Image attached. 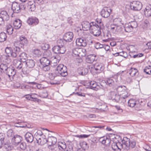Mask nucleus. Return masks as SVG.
<instances>
[{
    "label": "nucleus",
    "instance_id": "f257e3e1",
    "mask_svg": "<svg viewBox=\"0 0 151 151\" xmlns=\"http://www.w3.org/2000/svg\"><path fill=\"white\" fill-rule=\"evenodd\" d=\"M21 52V48L17 45L13 48L10 47H7L5 49V52L7 56L13 58H16Z\"/></svg>",
    "mask_w": 151,
    "mask_h": 151
},
{
    "label": "nucleus",
    "instance_id": "f03ea898",
    "mask_svg": "<svg viewBox=\"0 0 151 151\" xmlns=\"http://www.w3.org/2000/svg\"><path fill=\"white\" fill-rule=\"evenodd\" d=\"M122 142V144L125 146V149L127 150H129L130 148H134L136 146V142L134 140L130 139L127 137H124Z\"/></svg>",
    "mask_w": 151,
    "mask_h": 151
},
{
    "label": "nucleus",
    "instance_id": "7ed1b4c3",
    "mask_svg": "<svg viewBox=\"0 0 151 151\" xmlns=\"http://www.w3.org/2000/svg\"><path fill=\"white\" fill-rule=\"evenodd\" d=\"M25 8V4L23 3L19 4L17 2H14L12 4V10L14 12L17 13L20 12L22 10H24Z\"/></svg>",
    "mask_w": 151,
    "mask_h": 151
},
{
    "label": "nucleus",
    "instance_id": "20e7f679",
    "mask_svg": "<svg viewBox=\"0 0 151 151\" xmlns=\"http://www.w3.org/2000/svg\"><path fill=\"white\" fill-rule=\"evenodd\" d=\"M103 87L102 85L94 81H91L90 82L86 81V88L87 89L91 88L96 91L100 88H102Z\"/></svg>",
    "mask_w": 151,
    "mask_h": 151
},
{
    "label": "nucleus",
    "instance_id": "39448f33",
    "mask_svg": "<svg viewBox=\"0 0 151 151\" xmlns=\"http://www.w3.org/2000/svg\"><path fill=\"white\" fill-rule=\"evenodd\" d=\"M129 5L130 9L134 11H139L142 7V3L138 1H133L130 2Z\"/></svg>",
    "mask_w": 151,
    "mask_h": 151
},
{
    "label": "nucleus",
    "instance_id": "423d86ee",
    "mask_svg": "<svg viewBox=\"0 0 151 151\" xmlns=\"http://www.w3.org/2000/svg\"><path fill=\"white\" fill-rule=\"evenodd\" d=\"M19 40L15 44V45H17L19 47L21 48H24V47L28 43V40L24 36L22 35L20 36L19 37Z\"/></svg>",
    "mask_w": 151,
    "mask_h": 151
},
{
    "label": "nucleus",
    "instance_id": "0eeeda50",
    "mask_svg": "<svg viewBox=\"0 0 151 151\" xmlns=\"http://www.w3.org/2000/svg\"><path fill=\"white\" fill-rule=\"evenodd\" d=\"M52 50L56 54H63L66 51L65 47L60 46L59 45L54 46L52 48Z\"/></svg>",
    "mask_w": 151,
    "mask_h": 151
},
{
    "label": "nucleus",
    "instance_id": "6e6552de",
    "mask_svg": "<svg viewBox=\"0 0 151 151\" xmlns=\"http://www.w3.org/2000/svg\"><path fill=\"white\" fill-rule=\"evenodd\" d=\"M111 12V10L109 8L104 7L101 12V15L102 17L106 18L110 15Z\"/></svg>",
    "mask_w": 151,
    "mask_h": 151
},
{
    "label": "nucleus",
    "instance_id": "1a4fd4ad",
    "mask_svg": "<svg viewBox=\"0 0 151 151\" xmlns=\"http://www.w3.org/2000/svg\"><path fill=\"white\" fill-rule=\"evenodd\" d=\"M26 22L29 25L33 26L37 24L39 22V21L36 17H29Z\"/></svg>",
    "mask_w": 151,
    "mask_h": 151
},
{
    "label": "nucleus",
    "instance_id": "9d476101",
    "mask_svg": "<svg viewBox=\"0 0 151 151\" xmlns=\"http://www.w3.org/2000/svg\"><path fill=\"white\" fill-rule=\"evenodd\" d=\"M116 91L120 95H128V89L124 86H118L116 88Z\"/></svg>",
    "mask_w": 151,
    "mask_h": 151
},
{
    "label": "nucleus",
    "instance_id": "9b49d317",
    "mask_svg": "<svg viewBox=\"0 0 151 151\" xmlns=\"http://www.w3.org/2000/svg\"><path fill=\"white\" fill-rule=\"evenodd\" d=\"M74 35L73 33L70 32L66 33L63 35V37L67 42H72L73 38Z\"/></svg>",
    "mask_w": 151,
    "mask_h": 151
},
{
    "label": "nucleus",
    "instance_id": "f8f14e48",
    "mask_svg": "<svg viewBox=\"0 0 151 151\" xmlns=\"http://www.w3.org/2000/svg\"><path fill=\"white\" fill-rule=\"evenodd\" d=\"M22 140V137L19 135H14L12 139V143L15 145H17L20 143Z\"/></svg>",
    "mask_w": 151,
    "mask_h": 151
},
{
    "label": "nucleus",
    "instance_id": "ddd939ff",
    "mask_svg": "<svg viewBox=\"0 0 151 151\" xmlns=\"http://www.w3.org/2000/svg\"><path fill=\"white\" fill-rule=\"evenodd\" d=\"M120 94H117L114 91L111 92L109 94V98L116 102H118L120 98Z\"/></svg>",
    "mask_w": 151,
    "mask_h": 151
},
{
    "label": "nucleus",
    "instance_id": "4468645a",
    "mask_svg": "<svg viewBox=\"0 0 151 151\" xmlns=\"http://www.w3.org/2000/svg\"><path fill=\"white\" fill-rule=\"evenodd\" d=\"M4 73L10 78V76L13 77L16 74L15 70L13 67H9Z\"/></svg>",
    "mask_w": 151,
    "mask_h": 151
},
{
    "label": "nucleus",
    "instance_id": "2eb2a0df",
    "mask_svg": "<svg viewBox=\"0 0 151 151\" xmlns=\"http://www.w3.org/2000/svg\"><path fill=\"white\" fill-rule=\"evenodd\" d=\"M99 141L103 144H106V145H108L111 142L109 137L108 136H104L100 137L99 139Z\"/></svg>",
    "mask_w": 151,
    "mask_h": 151
},
{
    "label": "nucleus",
    "instance_id": "dca6fc26",
    "mask_svg": "<svg viewBox=\"0 0 151 151\" xmlns=\"http://www.w3.org/2000/svg\"><path fill=\"white\" fill-rule=\"evenodd\" d=\"M25 140L27 143H31L34 140V138L32 134L30 132H27L24 135Z\"/></svg>",
    "mask_w": 151,
    "mask_h": 151
},
{
    "label": "nucleus",
    "instance_id": "f3484780",
    "mask_svg": "<svg viewBox=\"0 0 151 151\" xmlns=\"http://www.w3.org/2000/svg\"><path fill=\"white\" fill-rule=\"evenodd\" d=\"M94 68L97 73H100L104 70V65L102 63H97L95 64Z\"/></svg>",
    "mask_w": 151,
    "mask_h": 151
},
{
    "label": "nucleus",
    "instance_id": "a211bd4d",
    "mask_svg": "<svg viewBox=\"0 0 151 151\" xmlns=\"http://www.w3.org/2000/svg\"><path fill=\"white\" fill-rule=\"evenodd\" d=\"M24 63L25 64L27 68H31L34 67L35 65V62L32 60H28Z\"/></svg>",
    "mask_w": 151,
    "mask_h": 151
},
{
    "label": "nucleus",
    "instance_id": "6ab92c4d",
    "mask_svg": "<svg viewBox=\"0 0 151 151\" xmlns=\"http://www.w3.org/2000/svg\"><path fill=\"white\" fill-rule=\"evenodd\" d=\"M104 127V126H95L92 127H89L86 126V130L90 132H96V130L94 129V128H99L100 129H102Z\"/></svg>",
    "mask_w": 151,
    "mask_h": 151
},
{
    "label": "nucleus",
    "instance_id": "aec40b11",
    "mask_svg": "<svg viewBox=\"0 0 151 151\" xmlns=\"http://www.w3.org/2000/svg\"><path fill=\"white\" fill-rule=\"evenodd\" d=\"M56 74L58 76L65 77L68 75L67 67L62 68V70L59 72H57Z\"/></svg>",
    "mask_w": 151,
    "mask_h": 151
},
{
    "label": "nucleus",
    "instance_id": "412c9836",
    "mask_svg": "<svg viewBox=\"0 0 151 151\" xmlns=\"http://www.w3.org/2000/svg\"><path fill=\"white\" fill-rule=\"evenodd\" d=\"M96 55H88L86 58V61L88 63L91 64L94 61L96 60Z\"/></svg>",
    "mask_w": 151,
    "mask_h": 151
},
{
    "label": "nucleus",
    "instance_id": "4be33fe9",
    "mask_svg": "<svg viewBox=\"0 0 151 151\" xmlns=\"http://www.w3.org/2000/svg\"><path fill=\"white\" fill-rule=\"evenodd\" d=\"M145 14L147 17L151 16V5L149 4L146 7L144 10Z\"/></svg>",
    "mask_w": 151,
    "mask_h": 151
},
{
    "label": "nucleus",
    "instance_id": "5701e85b",
    "mask_svg": "<svg viewBox=\"0 0 151 151\" xmlns=\"http://www.w3.org/2000/svg\"><path fill=\"white\" fill-rule=\"evenodd\" d=\"M47 140L48 145L56 144L57 141V139L55 137L52 136L49 137Z\"/></svg>",
    "mask_w": 151,
    "mask_h": 151
},
{
    "label": "nucleus",
    "instance_id": "b1692460",
    "mask_svg": "<svg viewBox=\"0 0 151 151\" xmlns=\"http://www.w3.org/2000/svg\"><path fill=\"white\" fill-rule=\"evenodd\" d=\"M41 65H44L45 64H48V63H51L52 61H50L48 58L45 57H43L40 60Z\"/></svg>",
    "mask_w": 151,
    "mask_h": 151
},
{
    "label": "nucleus",
    "instance_id": "393cba45",
    "mask_svg": "<svg viewBox=\"0 0 151 151\" xmlns=\"http://www.w3.org/2000/svg\"><path fill=\"white\" fill-rule=\"evenodd\" d=\"M36 139L37 141V143L41 145H43L47 142V139L46 138L42 137V138L39 137L38 138V137H37Z\"/></svg>",
    "mask_w": 151,
    "mask_h": 151
},
{
    "label": "nucleus",
    "instance_id": "a878e982",
    "mask_svg": "<svg viewBox=\"0 0 151 151\" xmlns=\"http://www.w3.org/2000/svg\"><path fill=\"white\" fill-rule=\"evenodd\" d=\"M97 24H96V23H95V24H94V22H93L92 23V29H93V28H94L95 29L96 28L97 29L96 30H98L99 29V30H100L101 29H102L103 28V23L101 22H99L98 21H97Z\"/></svg>",
    "mask_w": 151,
    "mask_h": 151
},
{
    "label": "nucleus",
    "instance_id": "bb28decb",
    "mask_svg": "<svg viewBox=\"0 0 151 151\" xmlns=\"http://www.w3.org/2000/svg\"><path fill=\"white\" fill-rule=\"evenodd\" d=\"M13 24L16 29H19L22 26V21L19 19H16L14 21Z\"/></svg>",
    "mask_w": 151,
    "mask_h": 151
},
{
    "label": "nucleus",
    "instance_id": "cd10ccee",
    "mask_svg": "<svg viewBox=\"0 0 151 151\" xmlns=\"http://www.w3.org/2000/svg\"><path fill=\"white\" fill-rule=\"evenodd\" d=\"M129 71V74L132 77L138 76L139 74L138 70L135 68H131Z\"/></svg>",
    "mask_w": 151,
    "mask_h": 151
},
{
    "label": "nucleus",
    "instance_id": "c85d7f7f",
    "mask_svg": "<svg viewBox=\"0 0 151 151\" xmlns=\"http://www.w3.org/2000/svg\"><path fill=\"white\" fill-rule=\"evenodd\" d=\"M0 16L1 17L6 21H7L9 19V16L6 11H1Z\"/></svg>",
    "mask_w": 151,
    "mask_h": 151
},
{
    "label": "nucleus",
    "instance_id": "c756f323",
    "mask_svg": "<svg viewBox=\"0 0 151 151\" xmlns=\"http://www.w3.org/2000/svg\"><path fill=\"white\" fill-rule=\"evenodd\" d=\"M3 148L5 151H9L12 150L13 147L10 143L6 142L4 143Z\"/></svg>",
    "mask_w": 151,
    "mask_h": 151
},
{
    "label": "nucleus",
    "instance_id": "7c9ffc66",
    "mask_svg": "<svg viewBox=\"0 0 151 151\" xmlns=\"http://www.w3.org/2000/svg\"><path fill=\"white\" fill-rule=\"evenodd\" d=\"M19 56L20 57V59L21 61L23 63L25 62L27 59V54L24 52L20 53Z\"/></svg>",
    "mask_w": 151,
    "mask_h": 151
},
{
    "label": "nucleus",
    "instance_id": "2f4dec72",
    "mask_svg": "<svg viewBox=\"0 0 151 151\" xmlns=\"http://www.w3.org/2000/svg\"><path fill=\"white\" fill-rule=\"evenodd\" d=\"M21 61H20L17 60L14 61V63H15V65L17 69H20L22 68L23 63Z\"/></svg>",
    "mask_w": 151,
    "mask_h": 151
},
{
    "label": "nucleus",
    "instance_id": "473e14b6",
    "mask_svg": "<svg viewBox=\"0 0 151 151\" xmlns=\"http://www.w3.org/2000/svg\"><path fill=\"white\" fill-rule=\"evenodd\" d=\"M7 38V36L6 33L1 32L0 33V42H3L6 41Z\"/></svg>",
    "mask_w": 151,
    "mask_h": 151
},
{
    "label": "nucleus",
    "instance_id": "72a5a7b5",
    "mask_svg": "<svg viewBox=\"0 0 151 151\" xmlns=\"http://www.w3.org/2000/svg\"><path fill=\"white\" fill-rule=\"evenodd\" d=\"M136 102L135 100L130 99L128 101V105L129 106L132 107H133L136 106H137L139 105V104H137L136 103Z\"/></svg>",
    "mask_w": 151,
    "mask_h": 151
},
{
    "label": "nucleus",
    "instance_id": "f704fd0d",
    "mask_svg": "<svg viewBox=\"0 0 151 151\" xmlns=\"http://www.w3.org/2000/svg\"><path fill=\"white\" fill-rule=\"evenodd\" d=\"M132 27L128 23L126 24L124 26V30L125 32H131L133 30Z\"/></svg>",
    "mask_w": 151,
    "mask_h": 151
},
{
    "label": "nucleus",
    "instance_id": "c9c22d12",
    "mask_svg": "<svg viewBox=\"0 0 151 151\" xmlns=\"http://www.w3.org/2000/svg\"><path fill=\"white\" fill-rule=\"evenodd\" d=\"M57 42L59 44L58 45L60 46H64L67 43V42L63 37V39H60L58 40Z\"/></svg>",
    "mask_w": 151,
    "mask_h": 151
},
{
    "label": "nucleus",
    "instance_id": "e433bc0d",
    "mask_svg": "<svg viewBox=\"0 0 151 151\" xmlns=\"http://www.w3.org/2000/svg\"><path fill=\"white\" fill-rule=\"evenodd\" d=\"M14 29L12 25H9L6 26V31L9 35H11L13 33Z\"/></svg>",
    "mask_w": 151,
    "mask_h": 151
},
{
    "label": "nucleus",
    "instance_id": "4c0bfd02",
    "mask_svg": "<svg viewBox=\"0 0 151 151\" xmlns=\"http://www.w3.org/2000/svg\"><path fill=\"white\" fill-rule=\"evenodd\" d=\"M50 64L48 63V64H45L44 65H41V67L43 70L45 71H48L50 69Z\"/></svg>",
    "mask_w": 151,
    "mask_h": 151
},
{
    "label": "nucleus",
    "instance_id": "58836bf2",
    "mask_svg": "<svg viewBox=\"0 0 151 151\" xmlns=\"http://www.w3.org/2000/svg\"><path fill=\"white\" fill-rule=\"evenodd\" d=\"M128 97V95H121L120 96V98L118 102L120 103H124L126 101L125 98Z\"/></svg>",
    "mask_w": 151,
    "mask_h": 151
},
{
    "label": "nucleus",
    "instance_id": "ea45409f",
    "mask_svg": "<svg viewBox=\"0 0 151 151\" xmlns=\"http://www.w3.org/2000/svg\"><path fill=\"white\" fill-rule=\"evenodd\" d=\"M92 22L86 21V31L92 29Z\"/></svg>",
    "mask_w": 151,
    "mask_h": 151
},
{
    "label": "nucleus",
    "instance_id": "a19ab883",
    "mask_svg": "<svg viewBox=\"0 0 151 151\" xmlns=\"http://www.w3.org/2000/svg\"><path fill=\"white\" fill-rule=\"evenodd\" d=\"M8 67L6 64L4 63H1L0 65V69L1 70V72H3L4 73L8 68Z\"/></svg>",
    "mask_w": 151,
    "mask_h": 151
},
{
    "label": "nucleus",
    "instance_id": "79ce46f5",
    "mask_svg": "<svg viewBox=\"0 0 151 151\" xmlns=\"http://www.w3.org/2000/svg\"><path fill=\"white\" fill-rule=\"evenodd\" d=\"M48 75V77L51 80L54 79L57 76H58L55 71L54 73H49Z\"/></svg>",
    "mask_w": 151,
    "mask_h": 151
},
{
    "label": "nucleus",
    "instance_id": "37998d69",
    "mask_svg": "<svg viewBox=\"0 0 151 151\" xmlns=\"http://www.w3.org/2000/svg\"><path fill=\"white\" fill-rule=\"evenodd\" d=\"M84 39L81 38H79V39H77L76 40V42L77 43H79L78 44V45L80 46H83V47H84L85 46H84V44H85V42H84Z\"/></svg>",
    "mask_w": 151,
    "mask_h": 151
},
{
    "label": "nucleus",
    "instance_id": "c03bdc74",
    "mask_svg": "<svg viewBox=\"0 0 151 151\" xmlns=\"http://www.w3.org/2000/svg\"><path fill=\"white\" fill-rule=\"evenodd\" d=\"M113 77L107 78L106 82V84H108L110 86H112L114 83V81L113 79Z\"/></svg>",
    "mask_w": 151,
    "mask_h": 151
},
{
    "label": "nucleus",
    "instance_id": "a18cd8bd",
    "mask_svg": "<svg viewBox=\"0 0 151 151\" xmlns=\"http://www.w3.org/2000/svg\"><path fill=\"white\" fill-rule=\"evenodd\" d=\"M81 53L79 52V49L78 48H75L72 50L73 55L74 56H79V54H81Z\"/></svg>",
    "mask_w": 151,
    "mask_h": 151
},
{
    "label": "nucleus",
    "instance_id": "49530a36",
    "mask_svg": "<svg viewBox=\"0 0 151 151\" xmlns=\"http://www.w3.org/2000/svg\"><path fill=\"white\" fill-rule=\"evenodd\" d=\"M144 72L147 74H151V66L149 65L146 67L144 69Z\"/></svg>",
    "mask_w": 151,
    "mask_h": 151
},
{
    "label": "nucleus",
    "instance_id": "de8ad7c7",
    "mask_svg": "<svg viewBox=\"0 0 151 151\" xmlns=\"http://www.w3.org/2000/svg\"><path fill=\"white\" fill-rule=\"evenodd\" d=\"M88 63L87 64H86V65L87 68H86V73H88L89 71L91 72V69L93 68V65L91 64Z\"/></svg>",
    "mask_w": 151,
    "mask_h": 151
},
{
    "label": "nucleus",
    "instance_id": "09e8293b",
    "mask_svg": "<svg viewBox=\"0 0 151 151\" xmlns=\"http://www.w3.org/2000/svg\"><path fill=\"white\" fill-rule=\"evenodd\" d=\"M33 53L35 56L39 57L41 55L40 51L38 49L34 50L33 51Z\"/></svg>",
    "mask_w": 151,
    "mask_h": 151
},
{
    "label": "nucleus",
    "instance_id": "8fccbe9b",
    "mask_svg": "<svg viewBox=\"0 0 151 151\" xmlns=\"http://www.w3.org/2000/svg\"><path fill=\"white\" fill-rule=\"evenodd\" d=\"M114 22L116 25H120L121 24H122V20L120 18H117L114 19Z\"/></svg>",
    "mask_w": 151,
    "mask_h": 151
},
{
    "label": "nucleus",
    "instance_id": "3c124183",
    "mask_svg": "<svg viewBox=\"0 0 151 151\" xmlns=\"http://www.w3.org/2000/svg\"><path fill=\"white\" fill-rule=\"evenodd\" d=\"M61 58L60 56L58 55H57L55 56L54 58V59L53 60L52 62L55 64L54 65H57V63H58L60 61Z\"/></svg>",
    "mask_w": 151,
    "mask_h": 151
},
{
    "label": "nucleus",
    "instance_id": "603ef678",
    "mask_svg": "<svg viewBox=\"0 0 151 151\" xmlns=\"http://www.w3.org/2000/svg\"><path fill=\"white\" fill-rule=\"evenodd\" d=\"M66 67L65 66L62 64H60L57 67L55 71L56 72V73H57V72H59L62 70V68H65Z\"/></svg>",
    "mask_w": 151,
    "mask_h": 151
},
{
    "label": "nucleus",
    "instance_id": "864d4df0",
    "mask_svg": "<svg viewBox=\"0 0 151 151\" xmlns=\"http://www.w3.org/2000/svg\"><path fill=\"white\" fill-rule=\"evenodd\" d=\"M128 23L129 24V25H130V26L132 27H131L133 29L134 28H136L137 27V23L135 21H131Z\"/></svg>",
    "mask_w": 151,
    "mask_h": 151
},
{
    "label": "nucleus",
    "instance_id": "5fc2aeb1",
    "mask_svg": "<svg viewBox=\"0 0 151 151\" xmlns=\"http://www.w3.org/2000/svg\"><path fill=\"white\" fill-rule=\"evenodd\" d=\"M117 145L116 151H121L122 149L123 148V144H121L120 142H117Z\"/></svg>",
    "mask_w": 151,
    "mask_h": 151
},
{
    "label": "nucleus",
    "instance_id": "6e6d98bb",
    "mask_svg": "<svg viewBox=\"0 0 151 151\" xmlns=\"http://www.w3.org/2000/svg\"><path fill=\"white\" fill-rule=\"evenodd\" d=\"M41 47L42 50H46L50 48V45L46 43L42 44Z\"/></svg>",
    "mask_w": 151,
    "mask_h": 151
},
{
    "label": "nucleus",
    "instance_id": "4d7b16f0",
    "mask_svg": "<svg viewBox=\"0 0 151 151\" xmlns=\"http://www.w3.org/2000/svg\"><path fill=\"white\" fill-rule=\"evenodd\" d=\"M44 55L46 57L50 58L51 55V52L50 50H46L44 52Z\"/></svg>",
    "mask_w": 151,
    "mask_h": 151
},
{
    "label": "nucleus",
    "instance_id": "13d9d810",
    "mask_svg": "<svg viewBox=\"0 0 151 151\" xmlns=\"http://www.w3.org/2000/svg\"><path fill=\"white\" fill-rule=\"evenodd\" d=\"M50 83L52 85L59 84L60 83V81L59 80L55 79V78L53 80H50Z\"/></svg>",
    "mask_w": 151,
    "mask_h": 151
},
{
    "label": "nucleus",
    "instance_id": "bf43d9fd",
    "mask_svg": "<svg viewBox=\"0 0 151 151\" xmlns=\"http://www.w3.org/2000/svg\"><path fill=\"white\" fill-rule=\"evenodd\" d=\"M116 25L115 24H111L110 26V30L113 33H115L116 32Z\"/></svg>",
    "mask_w": 151,
    "mask_h": 151
},
{
    "label": "nucleus",
    "instance_id": "052dcab7",
    "mask_svg": "<svg viewBox=\"0 0 151 151\" xmlns=\"http://www.w3.org/2000/svg\"><path fill=\"white\" fill-rule=\"evenodd\" d=\"M19 147L22 150H24L26 148L27 145L26 143L24 142L20 143Z\"/></svg>",
    "mask_w": 151,
    "mask_h": 151
},
{
    "label": "nucleus",
    "instance_id": "680f3d73",
    "mask_svg": "<svg viewBox=\"0 0 151 151\" xmlns=\"http://www.w3.org/2000/svg\"><path fill=\"white\" fill-rule=\"evenodd\" d=\"M94 46L95 48L97 49L101 48L104 47L103 45L101 44L99 42L96 43Z\"/></svg>",
    "mask_w": 151,
    "mask_h": 151
},
{
    "label": "nucleus",
    "instance_id": "e2e57ef3",
    "mask_svg": "<svg viewBox=\"0 0 151 151\" xmlns=\"http://www.w3.org/2000/svg\"><path fill=\"white\" fill-rule=\"evenodd\" d=\"M93 33L94 36L97 37L101 34V32L99 29L98 30H95L93 32Z\"/></svg>",
    "mask_w": 151,
    "mask_h": 151
},
{
    "label": "nucleus",
    "instance_id": "0e129e2a",
    "mask_svg": "<svg viewBox=\"0 0 151 151\" xmlns=\"http://www.w3.org/2000/svg\"><path fill=\"white\" fill-rule=\"evenodd\" d=\"M7 135L8 137H13L14 136L13 130L11 129L9 130L7 132Z\"/></svg>",
    "mask_w": 151,
    "mask_h": 151
},
{
    "label": "nucleus",
    "instance_id": "69168bd1",
    "mask_svg": "<svg viewBox=\"0 0 151 151\" xmlns=\"http://www.w3.org/2000/svg\"><path fill=\"white\" fill-rule=\"evenodd\" d=\"M5 137V135L4 134H2L1 136H0V143L2 145L4 144Z\"/></svg>",
    "mask_w": 151,
    "mask_h": 151
},
{
    "label": "nucleus",
    "instance_id": "338daca9",
    "mask_svg": "<svg viewBox=\"0 0 151 151\" xmlns=\"http://www.w3.org/2000/svg\"><path fill=\"white\" fill-rule=\"evenodd\" d=\"M119 56L124 57L125 58H127L128 56L127 53L123 51L120 52Z\"/></svg>",
    "mask_w": 151,
    "mask_h": 151
},
{
    "label": "nucleus",
    "instance_id": "774afa93",
    "mask_svg": "<svg viewBox=\"0 0 151 151\" xmlns=\"http://www.w3.org/2000/svg\"><path fill=\"white\" fill-rule=\"evenodd\" d=\"M116 32H121L123 29V28L120 25H116Z\"/></svg>",
    "mask_w": 151,
    "mask_h": 151
}]
</instances>
